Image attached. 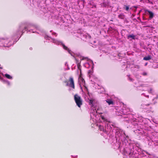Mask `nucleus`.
<instances>
[{
  "label": "nucleus",
  "mask_w": 158,
  "mask_h": 158,
  "mask_svg": "<svg viewBox=\"0 0 158 158\" xmlns=\"http://www.w3.org/2000/svg\"><path fill=\"white\" fill-rule=\"evenodd\" d=\"M74 99L77 105L80 108L83 104V100L81 97L78 94H76L74 95Z\"/></svg>",
  "instance_id": "1"
},
{
  "label": "nucleus",
  "mask_w": 158,
  "mask_h": 158,
  "mask_svg": "<svg viewBox=\"0 0 158 158\" xmlns=\"http://www.w3.org/2000/svg\"><path fill=\"white\" fill-rule=\"evenodd\" d=\"M68 86L73 89H75L74 81L73 77H71L69 78Z\"/></svg>",
  "instance_id": "2"
},
{
  "label": "nucleus",
  "mask_w": 158,
  "mask_h": 158,
  "mask_svg": "<svg viewBox=\"0 0 158 158\" xmlns=\"http://www.w3.org/2000/svg\"><path fill=\"white\" fill-rule=\"evenodd\" d=\"M106 101L109 105H114V102L112 99H107Z\"/></svg>",
  "instance_id": "3"
},
{
  "label": "nucleus",
  "mask_w": 158,
  "mask_h": 158,
  "mask_svg": "<svg viewBox=\"0 0 158 158\" xmlns=\"http://www.w3.org/2000/svg\"><path fill=\"white\" fill-rule=\"evenodd\" d=\"M146 12H148L149 14V18H150V19H152L153 18V16H154V14L152 12V11L148 10H146Z\"/></svg>",
  "instance_id": "4"
},
{
  "label": "nucleus",
  "mask_w": 158,
  "mask_h": 158,
  "mask_svg": "<svg viewBox=\"0 0 158 158\" xmlns=\"http://www.w3.org/2000/svg\"><path fill=\"white\" fill-rule=\"evenodd\" d=\"M78 79L79 81H81L82 83H84L85 84V81L84 79L83 78V77L81 76H79Z\"/></svg>",
  "instance_id": "5"
},
{
  "label": "nucleus",
  "mask_w": 158,
  "mask_h": 158,
  "mask_svg": "<svg viewBox=\"0 0 158 158\" xmlns=\"http://www.w3.org/2000/svg\"><path fill=\"white\" fill-rule=\"evenodd\" d=\"M118 17L119 19H123L125 18V15L123 14H120L118 16Z\"/></svg>",
  "instance_id": "6"
},
{
  "label": "nucleus",
  "mask_w": 158,
  "mask_h": 158,
  "mask_svg": "<svg viewBox=\"0 0 158 158\" xmlns=\"http://www.w3.org/2000/svg\"><path fill=\"white\" fill-rule=\"evenodd\" d=\"M99 129L101 131H102L103 132H106V130H104V127L103 126L100 125L99 126Z\"/></svg>",
  "instance_id": "7"
},
{
  "label": "nucleus",
  "mask_w": 158,
  "mask_h": 158,
  "mask_svg": "<svg viewBox=\"0 0 158 158\" xmlns=\"http://www.w3.org/2000/svg\"><path fill=\"white\" fill-rule=\"evenodd\" d=\"M151 58L150 56H147L143 58V59L145 60H149L151 59Z\"/></svg>",
  "instance_id": "8"
},
{
  "label": "nucleus",
  "mask_w": 158,
  "mask_h": 158,
  "mask_svg": "<svg viewBox=\"0 0 158 158\" xmlns=\"http://www.w3.org/2000/svg\"><path fill=\"white\" fill-rule=\"evenodd\" d=\"M5 76L9 79H11L12 78V77L10 75L7 74H5Z\"/></svg>",
  "instance_id": "9"
},
{
  "label": "nucleus",
  "mask_w": 158,
  "mask_h": 158,
  "mask_svg": "<svg viewBox=\"0 0 158 158\" xmlns=\"http://www.w3.org/2000/svg\"><path fill=\"white\" fill-rule=\"evenodd\" d=\"M127 37L128 39H129L130 38H132L133 39H135V36L134 35L132 34L128 35Z\"/></svg>",
  "instance_id": "10"
},
{
  "label": "nucleus",
  "mask_w": 158,
  "mask_h": 158,
  "mask_svg": "<svg viewBox=\"0 0 158 158\" xmlns=\"http://www.w3.org/2000/svg\"><path fill=\"white\" fill-rule=\"evenodd\" d=\"M124 9H125L126 11H128L129 9V6L124 5Z\"/></svg>",
  "instance_id": "11"
},
{
  "label": "nucleus",
  "mask_w": 158,
  "mask_h": 158,
  "mask_svg": "<svg viewBox=\"0 0 158 158\" xmlns=\"http://www.w3.org/2000/svg\"><path fill=\"white\" fill-rule=\"evenodd\" d=\"M62 46L63 47V48L65 50H68L69 49L68 48H67V47H66L65 45L64 44H62Z\"/></svg>",
  "instance_id": "12"
},
{
  "label": "nucleus",
  "mask_w": 158,
  "mask_h": 158,
  "mask_svg": "<svg viewBox=\"0 0 158 158\" xmlns=\"http://www.w3.org/2000/svg\"><path fill=\"white\" fill-rule=\"evenodd\" d=\"M77 67H78V69L80 70L81 73V66L80 64H78L77 65Z\"/></svg>",
  "instance_id": "13"
},
{
  "label": "nucleus",
  "mask_w": 158,
  "mask_h": 158,
  "mask_svg": "<svg viewBox=\"0 0 158 158\" xmlns=\"http://www.w3.org/2000/svg\"><path fill=\"white\" fill-rule=\"evenodd\" d=\"M93 100L92 99H90L89 101V105H93Z\"/></svg>",
  "instance_id": "14"
},
{
  "label": "nucleus",
  "mask_w": 158,
  "mask_h": 158,
  "mask_svg": "<svg viewBox=\"0 0 158 158\" xmlns=\"http://www.w3.org/2000/svg\"><path fill=\"white\" fill-rule=\"evenodd\" d=\"M64 82L66 83V86L69 85V81H64Z\"/></svg>",
  "instance_id": "15"
},
{
  "label": "nucleus",
  "mask_w": 158,
  "mask_h": 158,
  "mask_svg": "<svg viewBox=\"0 0 158 158\" xmlns=\"http://www.w3.org/2000/svg\"><path fill=\"white\" fill-rule=\"evenodd\" d=\"M142 75L143 76H146L147 75V73L146 72H144L142 73Z\"/></svg>",
  "instance_id": "16"
},
{
  "label": "nucleus",
  "mask_w": 158,
  "mask_h": 158,
  "mask_svg": "<svg viewBox=\"0 0 158 158\" xmlns=\"http://www.w3.org/2000/svg\"><path fill=\"white\" fill-rule=\"evenodd\" d=\"M101 118H102V120H105V118H104V116H101Z\"/></svg>",
  "instance_id": "17"
},
{
  "label": "nucleus",
  "mask_w": 158,
  "mask_h": 158,
  "mask_svg": "<svg viewBox=\"0 0 158 158\" xmlns=\"http://www.w3.org/2000/svg\"><path fill=\"white\" fill-rule=\"evenodd\" d=\"M84 87H85V89H86L87 90L88 89H87V87H86L85 86H84Z\"/></svg>",
  "instance_id": "18"
},
{
  "label": "nucleus",
  "mask_w": 158,
  "mask_h": 158,
  "mask_svg": "<svg viewBox=\"0 0 158 158\" xmlns=\"http://www.w3.org/2000/svg\"><path fill=\"white\" fill-rule=\"evenodd\" d=\"M80 76L81 77V73H80V74L79 76Z\"/></svg>",
  "instance_id": "19"
},
{
  "label": "nucleus",
  "mask_w": 158,
  "mask_h": 158,
  "mask_svg": "<svg viewBox=\"0 0 158 158\" xmlns=\"http://www.w3.org/2000/svg\"><path fill=\"white\" fill-rule=\"evenodd\" d=\"M151 109H152V107H150V111H152Z\"/></svg>",
  "instance_id": "20"
},
{
  "label": "nucleus",
  "mask_w": 158,
  "mask_h": 158,
  "mask_svg": "<svg viewBox=\"0 0 158 158\" xmlns=\"http://www.w3.org/2000/svg\"><path fill=\"white\" fill-rule=\"evenodd\" d=\"M130 80H131V81H132V79L131 78H130Z\"/></svg>",
  "instance_id": "21"
},
{
  "label": "nucleus",
  "mask_w": 158,
  "mask_h": 158,
  "mask_svg": "<svg viewBox=\"0 0 158 158\" xmlns=\"http://www.w3.org/2000/svg\"><path fill=\"white\" fill-rule=\"evenodd\" d=\"M24 28H25V29H27V27H24Z\"/></svg>",
  "instance_id": "22"
},
{
  "label": "nucleus",
  "mask_w": 158,
  "mask_h": 158,
  "mask_svg": "<svg viewBox=\"0 0 158 158\" xmlns=\"http://www.w3.org/2000/svg\"><path fill=\"white\" fill-rule=\"evenodd\" d=\"M149 105V104H148L147 105L148 106V105Z\"/></svg>",
  "instance_id": "23"
}]
</instances>
